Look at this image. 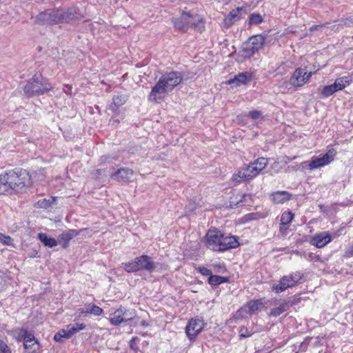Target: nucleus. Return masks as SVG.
Listing matches in <instances>:
<instances>
[{
  "instance_id": "1",
  "label": "nucleus",
  "mask_w": 353,
  "mask_h": 353,
  "mask_svg": "<svg viewBox=\"0 0 353 353\" xmlns=\"http://www.w3.org/2000/svg\"><path fill=\"white\" fill-rule=\"evenodd\" d=\"M181 81L182 76L179 72H171L164 74L152 87L148 95V100L159 103L165 99Z\"/></svg>"
},
{
  "instance_id": "2",
  "label": "nucleus",
  "mask_w": 353,
  "mask_h": 353,
  "mask_svg": "<svg viewBox=\"0 0 353 353\" xmlns=\"http://www.w3.org/2000/svg\"><path fill=\"white\" fill-rule=\"evenodd\" d=\"M265 40V37L261 34L251 37L243 43L242 49L238 53L237 60L242 62L245 59L252 57L256 52L263 48Z\"/></svg>"
},
{
  "instance_id": "3",
  "label": "nucleus",
  "mask_w": 353,
  "mask_h": 353,
  "mask_svg": "<svg viewBox=\"0 0 353 353\" xmlns=\"http://www.w3.org/2000/svg\"><path fill=\"white\" fill-rule=\"evenodd\" d=\"M53 86L42 76L35 75L25 87L24 91L29 97L43 94L52 90Z\"/></svg>"
},
{
  "instance_id": "4",
  "label": "nucleus",
  "mask_w": 353,
  "mask_h": 353,
  "mask_svg": "<svg viewBox=\"0 0 353 353\" xmlns=\"http://www.w3.org/2000/svg\"><path fill=\"white\" fill-rule=\"evenodd\" d=\"M155 265L151 259L146 255H142L124 264V269L128 272H135L139 270L152 272Z\"/></svg>"
},
{
  "instance_id": "5",
  "label": "nucleus",
  "mask_w": 353,
  "mask_h": 353,
  "mask_svg": "<svg viewBox=\"0 0 353 353\" xmlns=\"http://www.w3.org/2000/svg\"><path fill=\"white\" fill-rule=\"evenodd\" d=\"M336 150L330 149L323 156L312 157L310 161L302 163V167L305 170H314L330 163L336 155Z\"/></svg>"
},
{
  "instance_id": "6",
  "label": "nucleus",
  "mask_w": 353,
  "mask_h": 353,
  "mask_svg": "<svg viewBox=\"0 0 353 353\" xmlns=\"http://www.w3.org/2000/svg\"><path fill=\"white\" fill-rule=\"evenodd\" d=\"M30 178H0V194H3L10 190L21 192L25 188V183Z\"/></svg>"
},
{
  "instance_id": "7",
  "label": "nucleus",
  "mask_w": 353,
  "mask_h": 353,
  "mask_svg": "<svg viewBox=\"0 0 353 353\" xmlns=\"http://www.w3.org/2000/svg\"><path fill=\"white\" fill-rule=\"evenodd\" d=\"M268 165V160L265 158H259L252 163L246 165L243 169V172H239L238 176H256L264 174L263 170Z\"/></svg>"
},
{
  "instance_id": "8",
  "label": "nucleus",
  "mask_w": 353,
  "mask_h": 353,
  "mask_svg": "<svg viewBox=\"0 0 353 353\" xmlns=\"http://www.w3.org/2000/svg\"><path fill=\"white\" fill-rule=\"evenodd\" d=\"M302 276L300 272H295L288 276H284L278 283L272 285V290L279 293L283 292L288 288H292L299 283Z\"/></svg>"
},
{
  "instance_id": "9",
  "label": "nucleus",
  "mask_w": 353,
  "mask_h": 353,
  "mask_svg": "<svg viewBox=\"0 0 353 353\" xmlns=\"http://www.w3.org/2000/svg\"><path fill=\"white\" fill-rule=\"evenodd\" d=\"M134 318V312L133 311H129L125 307H121L110 314L109 321L112 325H118Z\"/></svg>"
},
{
  "instance_id": "10",
  "label": "nucleus",
  "mask_w": 353,
  "mask_h": 353,
  "mask_svg": "<svg viewBox=\"0 0 353 353\" xmlns=\"http://www.w3.org/2000/svg\"><path fill=\"white\" fill-rule=\"evenodd\" d=\"M312 72H307L303 68H297L292 73L290 83L294 87H301L305 85L312 76Z\"/></svg>"
},
{
  "instance_id": "11",
  "label": "nucleus",
  "mask_w": 353,
  "mask_h": 353,
  "mask_svg": "<svg viewBox=\"0 0 353 353\" xmlns=\"http://www.w3.org/2000/svg\"><path fill=\"white\" fill-rule=\"evenodd\" d=\"M205 325L203 321L199 318L192 319L185 327V333L190 341H194L202 331Z\"/></svg>"
},
{
  "instance_id": "12",
  "label": "nucleus",
  "mask_w": 353,
  "mask_h": 353,
  "mask_svg": "<svg viewBox=\"0 0 353 353\" xmlns=\"http://www.w3.org/2000/svg\"><path fill=\"white\" fill-rule=\"evenodd\" d=\"M85 327L84 323H77L76 325H69L65 329L59 330L54 336V340L57 342H61L63 339H70L75 333L83 330Z\"/></svg>"
},
{
  "instance_id": "13",
  "label": "nucleus",
  "mask_w": 353,
  "mask_h": 353,
  "mask_svg": "<svg viewBox=\"0 0 353 353\" xmlns=\"http://www.w3.org/2000/svg\"><path fill=\"white\" fill-rule=\"evenodd\" d=\"M223 233L217 229L213 228L208 230L206 234L207 245L214 251L220 250V243L221 241Z\"/></svg>"
},
{
  "instance_id": "14",
  "label": "nucleus",
  "mask_w": 353,
  "mask_h": 353,
  "mask_svg": "<svg viewBox=\"0 0 353 353\" xmlns=\"http://www.w3.org/2000/svg\"><path fill=\"white\" fill-rule=\"evenodd\" d=\"M332 241V237L327 232L316 234L311 239V243L316 248H321L325 246Z\"/></svg>"
},
{
  "instance_id": "15",
  "label": "nucleus",
  "mask_w": 353,
  "mask_h": 353,
  "mask_svg": "<svg viewBox=\"0 0 353 353\" xmlns=\"http://www.w3.org/2000/svg\"><path fill=\"white\" fill-rule=\"evenodd\" d=\"M239 243L234 236L224 235L223 234L221 241L220 243V250L219 251H225L229 249L236 248Z\"/></svg>"
},
{
  "instance_id": "16",
  "label": "nucleus",
  "mask_w": 353,
  "mask_h": 353,
  "mask_svg": "<svg viewBox=\"0 0 353 353\" xmlns=\"http://www.w3.org/2000/svg\"><path fill=\"white\" fill-rule=\"evenodd\" d=\"M242 10L241 8L232 10L223 20L224 27L228 28L239 21L241 18Z\"/></svg>"
},
{
  "instance_id": "17",
  "label": "nucleus",
  "mask_w": 353,
  "mask_h": 353,
  "mask_svg": "<svg viewBox=\"0 0 353 353\" xmlns=\"http://www.w3.org/2000/svg\"><path fill=\"white\" fill-rule=\"evenodd\" d=\"M23 345L28 353H36L39 350V343L31 333L25 338Z\"/></svg>"
},
{
  "instance_id": "18",
  "label": "nucleus",
  "mask_w": 353,
  "mask_h": 353,
  "mask_svg": "<svg viewBox=\"0 0 353 353\" xmlns=\"http://www.w3.org/2000/svg\"><path fill=\"white\" fill-rule=\"evenodd\" d=\"M82 230L77 231L75 230H68L63 232L59 236V241L62 244L63 248L68 246L69 242L74 237L77 236Z\"/></svg>"
},
{
  "instance_id": "19",
  "label": "nucleus",
  "mask_w": 353,
  "mask_h": 353,
  "mask_svg": "<svg viewBox=\"0 0 353 353\" xmlns=\"http://www.w3.org/2000/svg\"><path fill=\"white\" fill-rule=\"evenodd\" d=\"M192 19V26L199 28V30L203 28V18L201 15L183 11L182 13V19Z\"/></svg>"
},
{
  "instance_id": "20",
  "label": "nucleus",
  "mask_w": 353,
  "mask_h": 353,
  "mask_svg": "<svg viewBox=\"0 0 353 353\" xmlns=\"http://www.w3.org/2000/svg\"><path fill=\"white\" fill-rule=\"evenodd\" d=\"M291 199V194L286 191H277L271 194V200L276 204H283Z\"/></svg>"
},
{
  "instance_id": "21",
  "label": "nucleus",
  "mask_w": 353,
  "mask_h": 353,
  "mask_svg": "<svg viewBox=\"0 0 353 353\" xmlns=\"http://www.w3.org/2000/svg\"><path fill=\"white\" fill-rule=\"evenodd\" d=\"M43 15L45 17L48 16V19L50 23H57L65 19L64 12L61 10H56L52 11H46Z\"/></svg>"
},
{
  "instance_id": "22",
  "label": "nucleus",
  "mask_w": 353,
  "mask_h": 353,
  "mask_svg": "<svg viewBox=\"0 0 353 353\" xmlns=\"http://www.w3.org/2000/svg\"><path fill=\"white\" fill-rule=\"evenodd\" d=\"M250 80V75L247 72H242L228 81V84H234L236 86L244 85Z\"/></svg>"
},
{
  "instance_id": "23",
  "label": "nucleus",
  "mask_w": 353,
  "mask_h": 353,
  "mask_svg": "<svg viewBox=\"0 0 353 353\" xmlns=\"http://www.w3.org/2000/svg\"><path fill=\"white\" fill-rule=\"evenodd\" d=\"M294 218V214L290 211H285L281 214L280 231L285 232Z\"/></svg>"
},
{
  "instance_id": "24",
  "label": "nucleus",
  "mask_w": 353,
  "mask_h": 353,
  "mask_svg": "<svg viewBox=\"0 0 353 353\" xmlns=\"http://www.w3.org/2000/svg\"><path fill=\"white\" fill-rule=\"evenodd\" d=\"M192 19H182V15L174 19L173 23L174 27L179 30L185 31L190 27H192Z\"/></svg>"
},
{
  "instance_id": "25",
  "label": "nucleus",
  "mask_w": 353,
  "mask_h": 353,
  "mask_svg": "<svg viewBox=\"0 0 353 353\" xmlns=\"http://www.w3.org/2000/svg\"><path fill=\"white\" fill-rule=\"evenodd\" d=\"M38 238L40 241L46 247L52 248L58 245L57 240H56L54 238L48 236L45 233H39L38 234Z\"/></svg>"
},
{
  "instance_id": "26",
  "label": "nucleus",
  "mask_w": 353,
  "mask_h": 353,
  "mask_svg": "<svg viewBox=\"0 0 353 353\" xmlns=\"http://www.w3.org/2000/svg\"><path fill=\"white\" fill-rule=\"evenodd\" d=\"M352 80L349 77L344 76L340 78H338L335 80L334 85L337 91L341 90L344 89L345 87L349 85L351 83Z\"/></svg>"
},
{
  "instance_id": "27",
  "label": "nucleus",
  "mask_w": 353,
  "mask_h": 353,
  "mask_svg": "<svg viewBox=\"0 0 353 353\" xmlns=\"http://www.w3.org/2000/svg\"><path fill=\"white\" fill-rule=\"evenodd\" d=\"M103 310L100 307L94 305V304H88L85 305V310H82L81 314H91L94 316H100L103 313Z\"/></svg>"
},
{
  "instance_id": "28",
  "label": "nucleus",
  "mask_w": 353,
  "mask_h": 353,
  "mask_svg": "<svg viewBox=\"0 0 353 353\" xmlns=\"http://www.w3.org/2000/svg\"><path fill=\"white\" fill-rule=\"evenodd\" d=\"M248 307V312H250L251 315L259 311L263 306L262 302L260 300H252L246 304Z\"/></svg>"
},
{
  "instance_id": "29",
  "label": "nucleus",
  "mask_w": 353,
  "mask_h": 353,
  "mask_svg": "<svg viewBox=\"0 0 353 353\" xmlns=\"http://www.w3.org/2000/svg\"><path fill=\"white\" fill-rule=\"evenodd\" d=\"M30 334L26 330L21 328L14 329L12 332V336L17 341H24L25 338Z\"/></svg>"
},
{
  "instance_id": "30",
  "label": "nucleus",
  "mask_w": 353,
  "mask_h": 353,
  "mask_svg": "<svg viewBox=\"0 0 353 353\" xmlns=\"http://www.w3.org/2000/svg\"><path fill=\"white\" fill-rule=\"evenodd\" d=\"M56 199L57 198L56 197H50V199H41V200H39V201H37V203H36V206L37 208H48L49 207H50L54 203H55L56 201Z\"/></svg>"
},
{
  "instance_id": "31",
  "label": "nucleus",
  "mask_w": 353,
  "mask_h": 353,
  "mask_svg": "<svg viewBox=\"0 0 353 353\" xmlns=\"http://www.w3.org/2000/svg\"><path fill=\"white\" fill-rule=\"evenodd\" d=\"M228 281V279L218 275H211L208 279V283L211 285H218Z\"/></svg>"
},
{
  "instance_id": "32",
  "label": "nucleus",
  "mask_w": 353,
  "mask_h": 353,
  "mask_svg": "<svg viewBox=\"0 0 353 353\" xmlns=\"http://www.w3.org/2000/svg\"><path fill=\"white\" fill-rule=\"evenodd\" d=\"M288 308V305L287 303L281 304L279 307L273 308L270 312V316H278L281 314L283 312L286 311Z\"/></svg>"
},
{
  "instance_id": "33",
  "label": "nucleus",
  "mask_w": 353,
  "mask_h": 353,
  "mask_svg": "<svg viewBox=\"0 0 353 353\" xmlns=\"http://www.w3.org/2000/svg\"><path fill=\"white\" fill-rule=\"evenodd\" d=\"M337 92L334 83L325 86L321 90V94L323 97L327 98Z\"/></svg>"
},
{
  "instance_id": "34",
  "label": "nucleus",
  "mask_w": 353,
  "mask_h": 353,
  "mask_svg": "<svg viewBox=\"0 0 353 353\" xmlns=\"http://www.w3.org/2000/svg\"><path fill=\"white\" fill-rule=\"evenodd\" d=\"M248 312V307L245 305L236 312L235 317L237 319L247 318L251 316L250 312Z\"/></svg>"
},
{
  "instance_id": "35",
  "label": "nucleus",
  "mask_w": 353,
  "mask_h": 353,
  "mask_svg": "<svg viewBox=\"0 0 353 353\" xmlns=\"http://www.w3.org/2000/svg\"><path fill=\"white\" fill-rule=\"evenodd\" d=\"M126 101L127 97L123 94H119L113 98V103L117 107L123 105L126 102Z\"/></svg>"
},
{
  "instance_id": "36",
  "label": "nucleus",
  "mask_w": 353,
  "mask_h": 353,
  "mask_svg": "<svg viewBox=\"0 0 353 353\" xmlns=\"http://www.w3.org/2000/svg\"><path fill=\"white\" fill-rule=\"evenodd\" d=\"M263 21V17L261 14L253 13L250 16V24H259Z\"/></svg>"
},
{
  "instance_id": "37",
  "label": "nucleus",
  "mask_w": 353,
  "mask_h": 353,
  "mask_svg": "<svg viewBox=\"0 0 353 353\" xmlns=\"http://www.w3.org/2000/svg\"><path fill=\"white\" fill-rule=\"evenodd\" d=\"M0 243L6 245H12L13 240L10 236L0 232Z\"/></svg>"
},
{
  "instance_id": "38",
  "label": "nucleus",
  "mask_w": 353,
  "mask_h": 353,
  "mask_svg": "<svg viewBox=\"0 0 353 353\" xmlns=\"http://www.w3.org/2000/svg\"><path fill=\"white\" fill-rule=\"evenodd\" d=\"M114 174L119 176H125L133 174V171L130 168H121L118 169Z\"/></svg>"
},
{
  "instance_id": "39",
  "label": "nucleus",
  "mask_w": 353,
  "mask_h": 353,
  "mask_svg": "<svg viewBox=\"0 0 353 353\" xmlns=\"http://www.w3.org/2000/svg\"><path fill=\"white\" fill-rule=\"evenodd\" d=\"M0 353H12L10 348L2 340L0 339Z\"/></svg>"
},
{
  "instance_id": "40",
  "label": "nucleus",
  "mask_w": 353,
  "mask_h": 353,
  "mask_svg": "<svg viewBox=\"0 0 353 353\" xmlns=\"http://www.w3.org/2000/svg\"><path fill=\"white\" fill-rule=\"evenodd\" d=\"M196 270L202 275H204V276H211L212 275V271L210 269H208V268H205L204 266H199V267L196 268Z\"/></svg>"
},
{
  "instance_id": "41",
  "label": "nucleus",
  "mask_w": 353,
  "mask_h": 353,
  "mask_svg": "<svg viewBox=\"0 0 353 353\" xmlns=\"http://www.w3.org/2000/svg\"><path fill=\"white\" fill-rule=\"evenodd\" d=\"M252 335V332L245 327H241L239 330V336L242 338L248 337Z\"/></svg>"
},
{
  "instance_id": "42",
  "label": "nucleus",
  "mask_w": 353,
  "mask_h": 353,
  "mask_svg": "<svg viewBox=\"0 0 353 353\" xmlns=\"http://www.w3.org/2000/svg\"><path fill=\"white\" fill-rule=\"evenodd\" d=\"M249 116L254 119H256L261 117V112L257 110H252L249 112Z\"/></svg>"
},
{
  "instance_id": "43",
  "label": "nucleus",
  "mask_w": 353,
  "mask_h": 353,
  "mask_svg": "<svg viewBox=\"0 0 353 353\" xmlns=\"http://www.w3.org/2000/svg\"><path fill=\"white\" fill-rule=\"evenodd\" d=\"M345 256L348 258L353 256V245L347 249Z\"/></svg>"
},
{
  "instance_id": "44",
  "label": "nucleus",
  "mask_w": 353,
  "mask_h": 353,
  "mask_svg": "<svg viewBox=\"0 0 353 353\" xmlns=\"http://www.w3.org/2000/svg\"><path fill=\"white\" fill-rule=\"evenodd\" d=\"M323 26H312L310 28V30L311 32H313V31H315V30H319V29H321Z\"/></svg>"
},
{
  "instance_id": "45",
  "label": "nucleus",
  "mask_w": 353,
  "mask_h": 353,
  "mask_svg": "<svg viewBox=\"0 0 353 353\" xmlns=\"http://www.w3.org/2000/svg\"><path fill=\"white\" fill-rule=\"evenodd\" d=\"M14 173L17 175H24L26 173V170H20V171L19 172V170L17 169L15 171H14Z\"/></svg>"
},
{
  "instance_id": "46",
  "label": "nucleus",
  "mask_w": 353,
  "mask_h": 353,
  "mask_svg": "<svg viewBox=\"0 0 353 353\" xmlns=\"http://www.w3.org/2000/svg\"><path fill=\"white\" fill-rule=\"evenodd\" d=\"M253 216H254L253 214H248L243 217V219H245L247 221L250 219H254Z\"/></svg>"
},
{
  "instance_id": "47",
  "label": "nucleus",
  "mask_w": 353,
  "mask_h": 353,
  "mask_svg": "<svg viewBox=\"0 0 353 353\" xmlns=\"http://www.w3.org/2000/svg\"><path fill=\"white\" fill-rule=\"evenodd\" d=\"M134 342V339H132L130 342V346L133 348L134 344H132Z\"/></svg>"
}]
</instances>
